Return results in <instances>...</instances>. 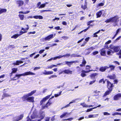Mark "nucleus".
<instances>
[{
  "instance_id": "1",
  "label": "nucleus",
  "mask_w": 121,
  "mask_h": 121,
  "mask_svg": "<svg viewBox=\"0 0 121 121\" xmlns=\"http://www.w3.org/2000/svg\"><path fill=\"white\" fill-rule=\"evenodd\" d=\"M119 18V17L117 16H115L113 17L107 19L105 21V22L106 23L110 22L116 23L118 21V20Z\"/></svg>"
},
{
  "instance_id": "2",
  "label": "nucleus",
  "mask_w": 121,
  "mask_h": 121,
  "mask_svg": "<svg viewBox=\"0 0 121 121\" xmlns=\"http://www.w3.org/2000/svg\"><path fill=\"white\" fill-rule=\"evenodd\" d=\"M36 92V90H34L31 91L30 92L23 95V96L22 97V100L23 101H27V99L28 97L32 95L33 94H35Z\"/></svg>"
},
{
  "instance_id": "3",
  "label": "nucleus",
  "mask_w": 121,
  "mask_h": 121,
  "mask_svg": "<svg viewBox=\"0 0 121 121\" xmlns=\"http://www.w3.org/2000/svg\"><path fill=\"white\" fill-rule=\"evenodd\" d=\"M35 73L29 71L25 72L24 73L20 74H16V76L17 77V79H18L20 78V77L22 76H25L26 75H35Z\"/></svg>"
},
{
  "instance_id": "4",
  "label": "nucleus",
  "mask_w": 121,
  "mask_h": 121,
  "mask_svg": "<svg viewBox=\"0 0 121 121\" xmlns=\"http://www.w3.org/2000/svg\"><path fill=\"white\" fill-rule=\"evenodd\" d=\"M107 87L108 89H109L112 90L113 87L114 86L113 84L111 83L108 80H107Z\"/></svg>"
},
{
  "instance_id": "5",
  "label": "nucleus",
  "mask_w": 121,
  "mask_h": 121,
  "mask_svg": "<svg viewBox=\"0 0 121 121\" xmlns=\"http://www.w3.org/2000/svg\"><path fill=\"white\" fill-rule=\"evenodd\" d=\"M16 4L18 7H20L22 6L24 4L23 1L21 0H17L15 1Z\"/></svg>"
},
{
  "instance_id": "6",
  "label": "nucleus",
  "mask_w": 121,
  "mask_h": 121,
  "mask_svg": "<svg viewBox=\"0 0 121 121\" xmlns=\"http://www.w3.org/2000/svg\"><path fill=\"white\" fill-rule=\"evenodd\" d=\"M53 34L50 35L45 38H42V41L43 42H45L47 40H49L51 39L53 37Z\"/></svg>"
},
{
  "instance_id": "7",
  "label": "nucleus",
  "mask_w": 121,
  "mask_h": 121,
  "mask_svg": "<svg viewBox=\"0 0 121 121\" xmlns=\"http://www.w3.org/2000/svg\"><path fill=\"white\" fill-rule=\"evenodd\" d=\"M92 70H89L88 71H85L84 70H82L81 71V72L80 75L82 77H84L86 76V73H88L91 71Z\"/></svg>"
},
{
  "instance_id": "8",
  "label": "nucleus",
  "mask_w": 121,
  "mask_h": 121,
  "mask_svg": "<svg viewBox=\"0 0 121 121\" xmlns=\"http://www.w3.org/2000/svg\"><path fill=\"white\" fill-rule=\"evenodd\" d=\"M110 48L111 49H113L114 50V52H118L120 48L118 46H114L111 47Z\"/></svg>"
},
{
  "instance_id": "9",
  "label": "nucleus",
  "mask_w": 121,
  "mask_h": 121,
  "mask_svg": "<svg viewBox=\"0 0 121 121\" xmlns=\"http://www.w3.org/2000/svg\"><path fill=\"white\" fill-rule=\"evenodd\" d=\"M52 103L51 102V100H50V99H49L45 105L42 106V109H43L45 108H48V106L50 105Z\"/></svg>"
},
{
  "instance_id": "10",
  "label": "nucleus",
  "mask_w": 121,
  "mask_h": 121,
  "mask_svg": "<svg viewBox=\"0 0 121 121\" xmlns=\"http://www.w3.org/2000/svg\"><path fill=\"white\" fill-rule=\"evenodd\" d=\"M108 66H101L99 68V70L102 72L105 71L106 69H108Z\"/></svg>"
},
{
  "instance_id": "11",
  "label": "nucleus",
  "mask_w": 121,
  "mask_h": 121,
  "mask_svg": "<svg viewBox=\"0 0 121 121\" xmlns=\"http://www.w3.org/2000/svg\"><path fill=\"white\" fill-rule=\"evenodd\" d=\"M107 77L111 80H114L116 78V76L115 74H113L112 75H108Z\"/></svg>"
},
{
  "instance_id": "12",
  "label": "nucleus",
  "mask_w": 121,
  "mask_h": 121,
  "mask_svg": "<svg viewBox=\"0 0 121 121\" xmlns=\"http://www.w3.org/2000/svg\"><path fill=\"white\" fill-rule=\"evenodd\" d=\"M81 8L83 10H85V9H87L88 8L87 7V2L86 0L85 1V3L84 5L82 4L81 5Z\"/></svg>"
},
{
  "instance_id": "13",
  "label": "nucleus",
  "mask_w": 121,
  "mask_h": 121,
  "mask_svg": "<svg viewBox=\"0 0 121 121\" xmlns=\"http://www.w3.org/2000/svg\"><path fill=\"white\" fill-rule=\"evenodd\" d=\"M34 97L33 96L28 97L27 98V101L30 103H33L34 102Z\"/></svg>"
},
{
  "instance_id": "14",
  "label": "nucleus",
  "mask_w": 121,
  "mask_h": 121,
  "mask_svg": "<svg viewBox=\"0 0 121 121\" xmlns=\"http://www.w3.org/2000/svg\"><path fill=\"white\" fill-rule=\"evenodd\" d=\"M44 72L43 73V74L44 75H48L53 74V72L52 71H47L45 70Z\"/></svg>"
},
{
  "instance_id": "15",
  "label": "nucleus",
  "mask_w": 121,
  "mask_h": 121,
  "mask_svg": "<svg viewBox=\"0 0 121 121\" xmlns=\"http://www.w3.org/2000/svg\"><path fill=\"white\" fill-rule=\"evenodd\" d=\"M100 54L102 56H105L106 55V51L104 48H102L101 50Z\"/></svg>"
},
{
  "instance_id": "16",
  "label": "nucleus",
  "mask_w": 121,
  "mask_h": 121,
  "mask_svg": "<svg viewBox=\"0 0 121 121\" xmlns=\"http://www.w3.org/2000/svg\"><path fill=\"white\" fill-rule=\"evenodd\" d=\"M11 95L8 94L6 93H4L2 95V98H1V100H3L6 97H10Z\"/></svg>"
},
{
  "instance_id": "17",
  "label": "nucleus",
  "mask_w": 121,
  "mask_h": 121,
  "mask_svg": "<svg viewBox=\"0 0 121 121\" xmlns=\"http://www.w3.org/2000/svg\"><path fill=\"white\" fill-rule=\"evenodd\" d=\"M80 105H82L83 107L84 108L90 107L93 106L92 105H87L85 103H81L80 104Z\"/></svg>"
},
{
  "instance_id": "18",
  "label": "nucleus",
  "mask_w": 121,
  "mask_h": 121,
  "mask_svg": "<svg viewBox=\"0 0 121 121\" xmlns=\"http://www.w3.org/2000/svg\"><path fill=\"white\" fill-rule=\"evenodd\" d=\"M24 117L23 114H21L20 116H18L17 117L16 121H18L20 120L23 118Z\"/></svg>"
},
{
  "instance_id": "19",
  "label": "nucleus",
  "mask_w": 121,
  "mask_h": 121,
  "mask_svg": "<svg viewBox=\"0 0 121 121\" xmlns=\"http://www.w3.org/2000/svg\"><path fill=\"white\" fill-rule=\"evenodd\" d=\"M112 91L111 90L108 89V90H107L105 93H104V95L103 96V97H105L106 95H109Z\"/></svg>"
},
{
  "instance_id": "20",
  "label": "nucleus",
  "mask_w": 121,
  "mask_h": 121,
  "mask_svg": "<svg viewBox=\"0 0 121 121\" xmlns=\"http://www.w3.org/2000/svg\"><path fill=\"white\" fill-rule=\"evenodd\" d=\"M101 105L100 104L98 106H96V107H93L92 108H90L88 109H87L86 111V112H90L93 109H94L97 108V107H99L101 106Z\"/></svg>"
},
{
  "instance_id": "21",
  "label": "nucleus",
  "mask_w": 121,
  "mask_h": 121,
  "mask_svg": "<svg viewBox=\"0 0 121 121\" xmlns=\"http://www.w3.org/2000/svg\"><path fill=\"white\" fill-rule=\"evenodd\" d=\"M64 72L65 74H72V71L70 70L69 69H65L63 71Z\"/></svg>"
},
{
  "instance_id": "22",
  "label": "nucleus",
  "mask_w": 121,
  "mask_h": 121,
  "mask_svg": "<svg viewBox=\"0 0 121 121\" xmlns=\"http://www.w3.org/2000/svg\"><path fill=\"white\" fill-rule=\"evenodd\" d=\"M23 62L22 61H19L17 60L16 61V62L13 63V64L14 65H18L19 64L22 63Z\"/></svg>"
},
{
  "instance_id": "23",
  "label": "nucleus",
  "mask_w": 121,
  "mask_h": 121,
  "mask_svg": "<svg viewBox=\"0 0 121 121\" xmlns=\"http://www.w3.org/2000/svg\"><path fill=\"white\" fill-rule=\"evenodd\" d=\"M77 62L76 61H66L65 62V64H67L69 66H70L72 63H74Z\"/></svg>"
},
{
  "instance_id": "24",
  "label": "nucleus",
  "mask_w": 121,
  "mask_h": 121,
  "mask_svg": "<svg viewBox=\"0 0 121 121\" xmlns=\"http://www.w3.org/2000/svg\"><path fill=\"white\" fill-rule=\"evenodd\" d=\"M33 17L36 19H42L43 18V17L41 15L34 16Z\"/></svg>"
},
{
  "instance_id": "25",
  "label": "nucleus",
  "mask_w": 121,
  "mask_h": 121,
  "mask_svg": "<svg viewBox=\"0 0 121 121\" xmlns=\"http://www.w3.org/2000/svg\"><path fill=\"white\" fill-rule=\"evenodd\" d=\"M102 13V12L101 10L97 12L96 13V15L97 16V18H98L100 17Z\"/></svg>"
},
{
  "instance_id": "26",
  "label": "nucleus",
  "mask_w": 121,
  "mask_h": 121,
  "mask_svg": "<svg viewBox=\"0 0 121 121\" xmlns=\"http://www.w3.org/2000/svg\"><path fill=\"white\" fill-rule=\"evenodd\" d=\"M108 69L109 68H110V70L111 71H113L114 70L115 66L113 65H109V66H108Z\"/></svg>"
},
{
  "instance_id": "27",
  "label": "nucleus",
  "mask_w": 121,
  "mask_h": 121,
  "mask_svg": "<svg viewBox=\"0 0 121 121\" xmlns=\"http://www.w3.org/2000/svg\"><path fill=\"white\" fill-rule=\"evenodd\" d=\"M86 63V62L85 60L84 59L83 60L82 62V64L80 65V66L81 67L85 66Z\"/></svg>"
},
{
  "instance_id": "28",
  "label": "nucleus",
  "mask_w": 121,
  "mask_h": 121,
  "mask_svg": "<svg viewBox=\"0 0 121 121\" xmlns=\"http://www.w3.org/2000/svg\"><path fill=\"white\" fill-rule=\"evenodd\" d=\"M7 11L6 9H0V14L3 13H6Z\"/></svg>"
},
{
  "instance_id": "29",
  "label": "nucleus",
  "mask_w": 121,
  "mask_h": 121,
  "mask_svg": "<svg viewBox=\"0 0 121 121\" xmlns=\"http://www.w3.org/2000/svg\"><path fill=\"white\" fill-rule=\"evenodd\" d=\"M98 74L96 73H91L90 75V76L91 78H94L95 76L98 75Z\"/></svg>"
},
{
  "instance_id": "30",
  "label": "nucleus",
  "mask_w": 121,
  "mask_h": 121,
  "mask_svg": "<svg viewBox=\"0 0 121 121\" xmlns=\"http://www.w3.org/2000/svg\"><path fill=\"white\" fill-rule=\"evenodd\" d=\"M20 20H23L24 18V16L23 14H19L18 15Z\"/></svg>"
},
{
  "instance_id": "31",
  "label": "nucleus",
  "mask_w": 121,
  "mask_h": 121,
  "mask_svg": "<svg viewBox=\"0 0 121 121\" xmlns=\"http://www.w3.org/2000/svg\"><path fill=\"white\" fill-rule=\"evenodd\" d=\"M119 96L118 94L114 95L113 97V99L114 100H117L119 99Z\"/></svg>"
},
{
  "instance_id": "32",
  "label": "nucleus",
  "mask_w": 121,
  "mask_h": 121,
  "mask_svg": "<svg viewBox=\"0 0 121 121\" xmlns=\"http://www.w3.org/2000/svg\"><path fill=\"white\" fill-rule=\"evenodd\" d=\"M17 69L15 68H14L12 69V73H15L17 71Z\"/></svg>"
},
{
  "instance_id": "33",
  "label": "nucleus",
  "mask_w": 121,
  "mask_h": 121,
  "mask_svg": "<svg viewBox=\"0 0 121 121\" xmlns=\"http://www.w3.org/2000/svg\"><path fill=\"white\" fill-rule=\"evenodd\" d=\"M46 100L43 98L40 101V105H41L43 103L45 102Z\"/></svg>"
},
{
  "instance_id": "34",
  "label": "nucleus",
  "mask_w": 121,
  "mask_h": 121,
  "mask_svg": "<svg viewBox=\"0 0 121 121\" xmlns=\"http://www.w3.org/2000/svg\"><path fill=\"white\" fill-rule=\"evenodd\" d=\"M19 36L18 34H15L12 36L11 38H12L16 39Z\"/></svg>"
},
{
  "instance_id": "35",
  "label": "nucleus",
  "mask_w": 121,
  "mask_h": 121,
  "mask_svg": "<svg viewBox=\"0 0 121 121\" xmlns=\"http://www.w3.org/2000/svg\"><path fill=\"white\" fill-rule=\"evenodd\" d=\"M26 26L27 27L25 29L23 28H22L21 29V30H22L25 31V30H29V26L28 25H26Z\"/></svg>"
},
{
  "instance_id": "36",
  "label": "nucleus",
  "mask_w": 121,
  "mask_h": 121,
  "mask_svg": "<svg viewBox=\"0 0 121 121\" xmlns=\"http://www.w3.org/2000/svg\"><path fill=\"white\" fill-rule=\"evenodd\" d=\"M69 114L67 112H65L63 114L60 115V117L61 118L65 116L66 115H68Z\"/></svg>"
},
{
  "instance_id": "37",
  "label": "nucleus",
  "mask_w": 121,
  "mask_h": 121,
  "mask_svg": "<svg viewBox=\"0 0 121 121\" xmlns=\"http://www.w3.org/2000/svg\"><path fill=\"white\" fill-rule=\"evenodd\" d=\"M47 3H44L41 4L40 6H39V9H40V8H43L45 6L46 4Z\"/></svg>"
},
{
  "instance_id": "38",
  "label": "nucleus",
  "mask_w": 121,
  "mask_h": 121,
  "mask_svg": "<svg viewBox=\"0 0 121 121\" xmlns=\"http://www.w3.org/2000/svg\"><path fill=\"white\" fill-rule=\"evenodd\" d=\"M111 51L112 52V53H113L114 52H113L111 50H110L109 51H108L107 52V53L108 55H111L112 54H111Z\"/></svg>"
},
{
  "instance_id": "39",
  "label": "nucleus",
  "mask_w": 121,
  "mask_h": 121,
  "mask_svg": "<svg viewBox=\"0 0 121 121\" xmlns=\"http://www.w3.org/2000/svg\"><path fill=\"white\" fill-rule=\"evenodd\" d=\"M30 12V11H26V12H22V11H19L18 12V13H19L26 14L29 13Z\"/></svg>"
},
{
  "instance_id": "40",
  "label": "nucleus",
  "mask_w": 121,
  "mask_h": 121,
  "mask_svg": "<svg viewBox=\"0 0 121 121\" xmlns=\"http://www.w3.org/2000/svg\"><path fill=\"white\" fill-rule=\"evenodd\" d=\"M36 116L34 113H33L31 116L30 117L31 119H34L36 118Z\"/></svg>"
},
{
  "instance_id": "41",
  "label": "nucleus",
  "mask_w": 121,
  "mask_h": 121,
  "mask_svg": "<svg viewBox=\"0 0 121 121\" xmlns=\"http://www.w3.org/2000/svg\"><path fill=\"white\" fill-rule=\"evenodd\" d=\"M117 115H121V113H118L117 112H115L113 113L112 114V115L113 116H115Z\"/></svg>"
},
{
  "instance_id": "42",
  "label": "nucleus",
  "mask_w": 121,
  "mask_h": 121,
  "mask_svg": "<svg viewBox=\"0 0 121 121\" xmlns=\"http://www.w3.org/2000/svg\"><path fill=\"white\" fill-rule=\"evenodd\" d=\"M52 93L50 95H48L47 96H46L45 97H44V98L46 99V100H47L50 97V96L52 95Z\"/></svg>"
},
{
  "instance_id": "43",
  "label": "nucleus",
  "mask_w": 121,
  "mask_h": 121,
  "mask_svg": "<svg viewBox=\"0 0 121 121\" xmlns=\"http://www.w3.org/2000/svg\"><path fill=\"white\" fill-rule=\"evenodd\" d=\"M27 32V31H21L20 32L19 34H18V35L19 36H20L22 35L23 34L26 33Z\"/></svg>"
},
{
  "instance_id": "44",
  "label": "nucleus",
  "mask_w": 121,
  "mask_h": 121,
  "mask_svg": "<svg viewBox=\"0 0 121 121\" xmlns=\"http://www.w3.org/2000/svg\"><path fill=\"white\" fill-rule=\"evenodd\" d=\"M104 5V3H100L97 5V7H99V6H102Z\"/></svg>"
},
{
  "instance_id": "45",
  "label": "nucleus",
  "mask_w": 121,
  "mask_h": 121,
  "mask_svg": "<svg viewBox=\"0 0 121 121\" xmlns=\"http://www.w3.org/2000/svg\"><path fill=\"white\" fill-rule=\"evenodd\" d=\"M54 29L56 30H61V28H60V26H58L56 27H55Z\"/></svg>"
},
{
  "instance_id": "46",
  "label": "nucleus",
  "mask_w": 121,
  "mask_h": 121,
  "mask_svg": "<svg viewBox=\"0 0 121 121\" xmlns=\"http://www.w3.org/2000/svg\"><path fill=\"white\" fill-rule=\"evenodd\" d=\"M73 118L71 117V118H67V119H64L63 120V121H67L68 120H70L69 121H71L73 120Z\"/></svg>"
},
{
  "instance_id": "47",
  "label": "nucleus",
  "mask_w": 121,
  "mask_h": 121,
  "mask_svg": "<svg viewBox=\"0 0 121 121\" xmlns=\"http://www.w3.org/2000/svg\"><path fill=\"white\" fill-rule=\"evenodd\" d=\"M62 91H60L59 92V94H55L54 95V96L55 97H57L59 96H60L61 94Z\"/></svg>"
},
{
  "instance_id": "48",
  "label": "nucleus",
  "mask_w": 121,
  "mask_h": 121,
  "mask_svg": "<svg viewBox=\"0 0 121 121\" xmlns=\"http://www.w3.org/2000/svg\"><path fill=\"white\" fill-rule=\"evenodd\" d=\"M93 20H90L88 21L87 23V26H88L90 24L92 23V22H94Z\"/></svg>"
},
{
  "instance_id": "49",
  "label": "nucleus",
  "mask_w": 121,
  "mask_h": 121,
  "mask_svg": "<svg viewBox=\"0 0 121 121\" xmlns=\"http://www.w3.org/2000/svg\"><path fill=\"white\" fill-rule=\"evenodd\" d=\"M57 76L56 75H53L50 76L48 78L49 79H51L52 78H54V77H56Z\"/></svg>"
},
{
  "instance_id": "50",
  "label": "nucleus",
  "mask_w": 121,
  "mask_h": 121,
  "mask_svg": "<svg viewBox=\"0 0 121 121\" xmlns=\"http://www.w3.org/2000/svg\"><path fill=\"white\" fill-rule=\"evenodd\" d=\"M95 49V48H94V47H90V48H88L87 49H86L87 50H88L89 49H91V51H92L93 50H94Z\"/></svg>"
},
{
  "instance_id": "51",
  "label": "nucleus",
  "mask_w": 121,
  "mask_h": 121,
  "mask_svg": "<svg viewBox=\"0 0 121 121\" xmlns=\"http://www.w3.org/2000/svg\"><path fill=\"white\" fill-rule=\"evenodd\" d=\"M15 48V46L13 45H9L8 46V48Z\"/></svg>"
},
{
  "instance_id": "52",
  "label": "nucleus",
  "mask_w": 121,
  "mask_h": 121,
  "mask_svg": "<svg viewBox=\"0 0 121 121\" xmlns=\"http://www.w3.org/2000/svg\"><path fill=\"white\" fill-rule=\"evenodd\" d=\"M70 56V54L67 53L66 54L62 56L63 57H69Z\"/></svg>"
},
{
  "instance_id": "53",
  "label": "nucleus",
  "mask_w": 121,
  "mask_h": 121,
  "mask_svg": "<svg viewBox=\"0 0 121 121\" xmlns=\"http://www.w3.org/2000/svg\"><path fill=\"white\" fill-rule=\"evenodd\" d=\"M17 77L16 76V75L13 78L11 79V80L13 81H14L17 79V78H16Z\"/></svg>"
},
{
  "instance_id": "54",
  "label": "nucleus",
  "mask_w": 121,
  "mask_h": 121,
  "mask_svg": "<svg viewBox=\"0 0 121 121\" xmlns=\"http://www.w3.org/2000/svg\"><path fill=\"white\" fill-rule=\"evenodd\" d=\"M71 56L72 57H79V55L77 56L76 54H73L71 55Z\"/></svg>"
},
{
  "instance_id": "55",
  "label": "nucleus",
  "mask_w": 121,
  "mask_h": 121,
  "mask_svg": "<svg viewBox=\"0 0 121 121\" xmlns=\"http://www.w3.org/2000/svg\"><path fill=\"white\" fill-rule=\"evenodd\" d=\"M98 53L99 52L98 51H95L93 52L92 53V54L93 55H95L98 54Z\"/></svg>"
},
{
  "instance_id": "56",
  "label": "nucleus",
  "mask_w": 121,
  "mask_h": 121,
  "mask_svg": "<svg viewBox=\"0 0 121 121\" xmlns=\"http://www.w3.org/2000/svg\"><path fill=\"white\" fill-rule=\"evenodd\" d=\"M96 81L95 80H94L93 81H91L89 83V85H92Z\"/></svg>"
},
{
  "instance_id": "57",
  "label": "nucleus",
  "mask_w": 121,
  "mask_h": 121,
  "mask_svg": "<svg viewBox=\"0 0 121 121\" xmlns=\"http://www.w3.org/2000/svg\"><path fill=\"white\" fill-rule=\"evenodd\" d=\"M41 2H39L37 4V8L39 9V7L41 4Z\"/></svg>"
},
{
  "instance_id": "58",
  "label": "nucleus",
  "mask_w": 121,
  "mask_h": 121,
  "mask_svg": "<svg viewBox=\"0 0 121 121\" xmlns=\"http://www.w3.org/2000/svg\"><path fill=\"white\" fill-rule=\"evenodd\" d=\"M70 106V104H68L66 105L65 106L63 107L62 108H61V109H63L66 108V107H68Z\"/></svg>"
},
{
  "instance_id": "59",
  "label": "nucleus",
  "mask_w": 121,
  "mask_h": 121,
  "mask_svg": "<svg viewBox=\"0 0 121 121\" xmlns=\"http://www.w3.org/2000/svg\"><path fill=\"white\" fill-rule=\"evenodd\" d=\"M36 33V32L35 31L33 32H30L28 33V34H34Z\"/></svg>"
},
{
  "instance_id": "60",
  "label": "nucleus",
  "mask_w": 121,
  "mask_h": 121,
  "mask_svg": "<svg viewBox=\"0 0 121 121\" xmlns=\"http://www.w3.org/2000/svg\"><path fill=\"white\" fill-rule=\"evenodd\" d=\"M91 68V67L89 65H87L86 67V69L87 70L90 69Z\"/></svg>"
},
{
  "instance_id": "61",
  "label": "nucleus",
  "mask_w": 121,
  "mask_h": 121,
  "mask_svg": "<svg viewBox=\"0 0 121 121\" xmlns=\"http://www.w3.org/2000/svg\"><path fill=\"white\" fill-rule=\"evenodd\" d=\"M111 42V40H109L105 43V44H108L110 43Z\"/></svg>"
},
{
  "instance_id": "62",
  "label": "nucleus",
  "mask_w": 121,
  "mask_h": 121,
  "mask_svg": "<svg viewBox=\"0 0 121 121\" xmlns=\"http://www.w3.org/2000/svg\"><path fill=\"white\" fill-rule=\"evenodd\" d=\"M63 57L62 56H61V55H60L59 56H56V58L57 59H60L62 57Z\"/></svg>"
},
{
  "instance_id": "63",
  "label": "nucleus",
  "mask_w": 121,
  "mask_h": 121,
  "mask_svg": "<svg viewBox=\"0 0 121 121\" xmlns=\"http://www.w3.org/2000/svg\"><path fill=\"white\" fill-rule=\"evenodd\" d=\"M27 120L26 121H31V119L29 117V116H28L27 117Z\"/></svg>"
},
{
  "instance_id": "64",
  "label": "nucleus",
  "mask_w": 121,
  "mask_h": 121,
  "mask_svg": "<svg viewBox=\"0 0 121 121\" xmlns=\"http://www.w3.org/2000/svg\"><path fill=\"white\" fill-rule=\"evenodd\" d=\"M113 81L114 84H117L118 82V80L117 79H115Z\"/></svg>"
}]
</instances>
